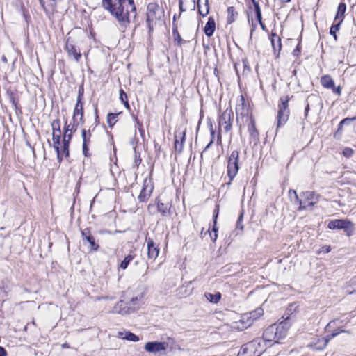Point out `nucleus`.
Returning <instances> with one entry per match:
<instances>
[{"instance_id": "nucleus-18", "label": "nucleus", "mask_w": 356, "mask_h": 356, "mask_svg": "<svg viewBox=\"0 0 356 356\" xmlns=\"http://www.w3.org/2000/svg\"><path fill=\"white\" fill-rule=\"evenodd\" d=\"M270 41L274 53L278 56L282 48L280 37L277 33L272 31L270 35Z\"/></svg>"}, {"instance_id": "nucleus-14", "label": "nucleus", "mask_w": 356, "mask_h": 356, "mask_svg": "<svg viewBox=\"0 0 356 356\" xmlns=\"http://www.w3.org/2000/svg\"><path fill=\"white\" fill-rule=\"evenodd\" d=\"M79 117V120L83 123V103L81 102V95H79L77 98V102L74 110L73 113V121L74 123L79 124L78 118Z\"/></svg>"}, {"instance_id": "nucleus-52", "label": "nucleus", "mask_w": 356, "mask_h": 356, "mask_svg": "<svg viewBox=\"0 0 356 356\" xmlns=\"http://www.w3.org/2000/svg\"><path fill=\"white\" fill-rule=\"evenodd\" d=\"M71 138H72V133L66 134V132H65L64 138H63V142H67L70 144V141Z\"/></svg>"}, {"instance_id": "nucleus-35", "label": "nucleus", "mask_w": 356, "mask_h": 356, "mask_svg": "<svg viewBox=\"0 0 356 356\" xmlns=\"http://www.w3.org/2000/svg\"><path fill=\"white\" fill-rule=\"evenodd\" d=\"M205 296L207 299L210 301L211 302L217 303L219 302L221 298L220 293L218 292L215 294H212L210 293H206Z\"/></svg>"}, {"instance_id": "nucleus-8", "label": "nucleus", "mask_w": 356, "mask_h": 356, "mask_svg": "<svg viewBox=\"0 0 356 356\" xmlns=\"http://www.w3.org/2000/svg\"><path fill=\"white\" fill-rule=\"evenodd\" d=\"M233 113L231 109H226L219 118L220 129H223L225 132H228L232 128V119Z\"/></svg>"}, {"instance_id": "nucleus-53", "label": "nucleus", "mask_w": 356, "mask_h": 356, "mask_svg": "<svg viewBox=\"0 0 356 356\" xmlns=\"http://www.w3.org/2000/svg\"><path fill=\"white\" fill-rule=\"evenodd\" d=\"M242 217H243V216L241 215L239 218H238V221H237V223H236V228L239 229L241 231H242L243 229V225L241 223Z\"/></svg>"}, {"instance_id": "nucleus-60", "label": "nucleus", "mask_w": 356, "mask_h": 356, "mask_svg": "<svg viewBox=\"0 0 356 356\" xmlns=\"http://www.w3.org/2000/svg\"><path fill=\"white\" fill-rule=\"evenodd\" d=\"M259 24H260V26L262 28V29H265V25L264 24V23L262 22L261 21V19H260V21H259Z\"/></svg>"}, {"instance_id": "nucleus-7", "label": "nucleus", "mask_w": 356, "mask_h": 356, "mask_svg": "<svg viewBox=\"0 0 356 356\" xmlns=\"http://www.w3.org/2000/svg\"><path fill=\"white\" fill-rule=\"evenodd\" d=\"M154 190V185L152 180L150 177L145 178L143 181V188L138 197V199L141 202H146L149 200Z\"/></svg>"}, {"instance_id": "nucleus-45", "label": "nucleus", "mask_w": 356, "mask_h": 356, "mask_svg": "<svg viewBox=\"0 0 356 356\" xmlns=\"http://www.w3.org/2000/svg\"><path fill=\"white\" fill-rule=\"evenodd\" d=\"M343 154L346 157H350L353 154V150L350 147H346L343 151Z\"/></svg>"}, {"instance_id": "nucleus-54", "label": "nucleus", "mask_w": 356, "mask_h": 356, "mask_svg": "<svg viewBox=\"0 0 356 356\" xmlns=\"http://www.w3.org/2000/svg\"><path fill=\"white\" fill-rule=\"evenodd\" d=\"M83 153L86 156H88V145L83 144Z\"/></svg>"}, {"instance_id": "nucleus-5", "label": "nucleus", "mask_w": 356, "mask_h": 356, "mask_svg": "<svg viewBox=\"0 0 356 356\" xmlns=\"http://www.w3.org/2000/svg\"><path fill=\"white\" fill-rule=\"evenodd\" d=\"M327 227L330 229H344L348 236L352 235L354 230L353 224L350 221L345 220H332L328 223Z\"/></svg>"}, {"instance_id": "nucleus-44", "label": "nucleus", "mask_w": 356, "mask_h": 356, "mask_svg": "<svg viewBox=\"0 0 356 356\" xmlns=\"http://www.w3.org/2000/svg\"><path fill=\"white\" fill-rule=\"evenodd\" d=\"M141 163V159H140V156L139 154H138L136 151H135V155H134V165L136 167H138V165L140 164Z\"/></svg>"}, {"instance_id": "nucleus-2", "label": "nucleus", "mask_w": 356, "mask_h": 356, "mask_svg": "<svg viewBox=\"0 0 356 356\" xmlns=\"http://www.w3.org/2000/svg\"><path fill=\"white\" fill-rule=\"evenodd\" d=\"M164 16V10L156 2L149 3L147 6L146 22L149 30Z\"/></svg>"}, {"instance_id": "nucleus-15", "label": "nucleus", "mask_w": 356, "mask_h": 356, "mask_svg": "<svg viewBox=\"0 0 356 356\" xmlns=\"http://www.w3.org/2000/svg\"><path fill=\"white\" fill-rule=\"evenodd\" d=\"M356 120V117L353 118H346L342 120L338 126V129L337 131L335 132L334 136L337 138V139H339L342 135L343 131V126H348L351 127L353 129H355V125L353 124L354 121Z\"/></svg>"}, {"instance_id": "nucleus-29", "label": "nucleus", "mask_w": 356, "mask_h": 356, "mask_svg": "<svg viewBox=\"0 0 356 356\" xmlns=\"http://www.w3.org/2000/svg\"><path fill=\"white\" fill-rule=\"evenodd\" d=\"M171 207V204L170 202H161L158 201L157 202V209L158 211L160 212L162 216H165L168 213H169Z\"/></svg>"}, {"instance_id": "nucleus-56", "label": "nucleus", "mask_w": 356, "mask_h": 356, "mask_svg": "<svg viewBox=\"0 0 356 356\" xmlns=\"http://www.w3.org/2000/svg\"><path fill=\"white\" fill-rule=\"evenodd\" d=\"M6 352L5 350V349L0 346V356H6Z\"/></svg>"}, {"instance_id": "nucleus-25", "label": "nucleus", "mask_w": 356, "mask_h": 356, "mask_svg": "<svg viewBox=\"0 0 356 356\" xmlns=\"http://www.w3.org/2000/svg\"><path fill=\"white\" fill-rule=\"evenodd\" d=\"M346 10V4L344 3H340L337 8V12L335 16L334 21H340V22H342L344 19V14Z\"/></svg>"}, {"instance_id": "nucleus-6", "label": "nucleus", "mask_w": 356, "mask_h": 356, "mask_svg": "<svg viewBox=\"0 0 356 356\" xmlns=\"http://www.w3.org/2000/svg\"><path fill=\"white\" fill-rule=\"evenodd\" d=\"M300 196L302 199L299 200V210L306 209L309 207H312L318 201V196L312 191L304 192Z\"/></svg>"}, {"instance_id": "nucleus-57", "label": "nucleus", "mask_w": 356, "mask_h": 356, "mask_svg": "<svg viewBox=\"0 0 356 356\" xmlns=\"http://www.w3.org/2000/svg\"><path fill=\"white\" fill-rule=\"evenodd\" d=\"M309 110V104H307L305 107V116L307 115Z\"/></svg>"}, {"instance_id": "nucleus-43", "label": "nucleus", "mask_w": 356, "mask_h": 356, "mask_svg": "<svg viewBox=\"0 0 356 356\" xmlns=\"http://www.w3.org/2000/svg\"><path fill=\"white\" fill-rule=\"evenodd\" d=\"M173 35H175V40L177 42V44L181 45L183 40L177 30H173Z\"/></svg>"}, {"instance_id": "nucleus-63", "label": "nucleus", "mask_w": 356, "mask_h": 356, "mask_svg": "<svg viewBox=\"0 0 356 356\" xmlns=\"http://www.w3.org/2000/svg\"><path fill=\"white\" fill-rule=\"evenodd\" d=\"M40 3L43 5L44 3V0H40Z\"/></svg>"}, {"instance_id": "nucleus-20", "label": "nucleus", "mask_w": 356, "mask_h": 356, "mask_svg": "<svg viewBox=\"0 0 356 356\" xmlns=\"http://www.w3.org/2000/svg\"><path fill=\"white\" fill-rule=\"evenodd\" d=\"M181 12L186 11L187 10H194L195 8V0H179V3Z\"/></svg>"}, {"instance_id": "nucleus-38", "label": "nucleus", "mask_w": 356, "mask_h": 356, "mask_svg": "<svg viewBox=\"0 0 356 356\" xmlns=\"http://www.w3.org/2000/svg\"><path fill=\"white\" fill-rule=\"evenodd\" d=\"M51 127H52V130H53V134H57L59 133L60 134V120H53V122H51Z\"/></svg>"}, {"instance_id": "nucleus-61", "label": "nucleus", "mask_w": 356, "mask_h": 356, "mask_svg": "<svg viewBox=\"0 0 356 356\" xmlns=\"http://www.w3.org/2000/svg\"><path fill=\"white\" fill-rule=\"evenodd\" d=\"M218 143H219V144L221 143V135L220 134H218Z\"/></svg>"}, {"instance_id": "nucleus-17", "label": "nucleus", "mask_w": 356, "mask_h": 356, "mask_svg": "<svg viewBox=\"0 0 356 356\" xmlns=\"http://www.w3.org/2000/svg\"><path fill=\"white\" fill-rule=\"evenodd\" d=\"M276 332L275 327L271 325L264 331L263 334L264 340L268 342L274 341L277 343Z\"/></svg>"}, {"instance_id": "nucleus-31", "label": "nucleus", "mask_w": 356, "mask_h": 356, "mask_svg": "<svg viewBox=\"0 0 356 356\" xmlns=\"http://www.w3.org/2000/svg\"><path fill=\"white\" fill-rule=\"evenodd\" d=\"M143 296L132 298L127 303L128 306H131V312L139 308L140 302L141 301Z\"/></svg>"}, {"instance_id": "nucleus-21", "label": "nucleus", "mask_w": 356, "mask_h": 356, "mask_svg": "<svg viewBox=\"0 0 356 356\" xmlns=\"http://www.w3.org/2000/svg\"><path fill=\"white\" fill-rule=\"evenodd\" d=\"M118 337L131 341H139V337L135 334L129 331H120L118 332Z\"/></svg>"}, {"instance_id": "nucleus-51", "label": "nucleus", "mask_w": 356, "mask_h": 356, "mask_svg": "<svg viewBox=\"0 0 356 356\" xmlns=\"http://www.w3.org/2000/svg\"><path fill=\"white\" fill-rule=\"evenodd\" d=\"M289 195L290 197H291L292 195H293L295 198H296V200L299 203V200L300 199L298 197V194H297V193H296V191L295 190H289Z\"/></svg>"}, {"instance_id": "nucleus-34", "label": "nucleus", "mask_w": 356, "mask_h": 356, "mask_svg": "<svg viewBox=\"0 0 356 356\" xmlns=\"http://www.w3.org/2000/svg\"><path fill=\"white\" fill-rule=\"evenodd\" d=\"M227 22L231 24L234 22L236 17L238 15V13L233 6H230L227 8Z\"/></svg>"}, {"instance_id": "nucleus-4", "label": "nucleus", "mask_w": 356, "mask_h": 356, "mask_svg": "<svg viewBox=\"0 0 356 356\" xmlns=\"http://www.w3.org/2000/svg\"><path fill=\"white\" fill-rule=\"evenodd\" d=\"M239 152L236 150L232 152L227 161V175L229 181L227 184H231L232 181L238 173Z\"/></svg>"}, {"instance_id": "nucleus-40", "label": "nucleus", "mask_w": 356, "mask_h": 356, "mask_svg": "<svg viewBox=\"0 0 356 356\" xmlns=\"http://www.w3.org/2000/svg\"><path fill=\"white\" fill-rule=\"evenodd\" d=\"M184 140V136L181 137V142L179 143L177 139L175 142V147L177 151L181 152L183 148V143Z\"/></svg>"}, {"instance_id": "nucleus-10", "label": "nucleus", "mask_w": 356, "mask_h": 356, "mask_svg": "<svg viewBox=\"0 0 356 356\" xmlns=\"http://www.w3.org/2000/svg\"><path fill=\"white\" fill-rule=\"evenodd\" d=\"M273 326L275 327V330H277L276 338L278 341L286 336L288 330L290 327V324L287 318L278 324H274Z\"/></svg>"}, {"instance_id": "nucleus-64", "label": "nucleus", "mask_w": 356, "mask_h": 356, "mask_svg": "<svg viewBox=\"0 0 356 356\" xmlns=\"http://www.w3.org/2000/svg\"><path fill=\"white\" fill-rule=\"evenodd\" d=\"M261 312H262V310H261V309H259V310H258V313H259V314H261Z\"/></svg>"}, {"instance_id": "nucleus-16", "label": "nucleus", "mask_w": 356, "mask_h": 356, "mask_svg": "<svg viewBox=\"0 0 356 356\" xmlns=\"http://www.w3.org/2000/svg\"><path fill=\"white\" fill-rule=\"evenodd\" d=\"M113 312L125 315L131 313V306L123 300L118 302L113 307Z\"/></svg>"}, {"instance_id": "nucleus-42", "label": "nucleus", "mask_w": 356, "mask_h": 356, "mask_svg": "<svg viewBox=\"0 0 356 356\" xmlns=\"http://www.w3.org/2000/svg\"><path fill=\"white\" fill-rule=\"evenodd\" d=\"M79 124L77 123H74L73 124H68L66 127H65V132L66 134L70 132V133H72L73 131H75L76 130V127H77V125Z\"/></svg>"}, {"instance_id": "nucleus-59", "label": "nucleus", "mask_w": 356, "mask_h": 356, "mask_svg": "<svg viewBox=\"0 0 356 356\" xmlns=\"http://www.w3.org/2000/svg\"><path fill=\"white\" fill-rule=\"evenodd\" d=\"M62 348H70V345L67 343H65L62 345Z\"/></svg>"}, {"instance_id": "nucleus-62", "label": "nucleus", "mask_w": 356, "mask_h": 356, "mask_svg": "<svg viewBox=\"0 0 356 356\" xmlns=\"http://www.w3.org/2000/svg\"><path fill=\"white\" fill-rule=\"evenodd\" d=\"M284 3L289 2L291 0H281Z\"/></svg>"}, {"instance_id": "nucleus-27", "label": "nucleus", "mask_w": 356, "mask_h": 356, "mask_svg": "<svg viewBox=\"0 0 356 356\" xmlns=\"http://www.w3.org/2000/svg\"><path fill=\"white\" fill-rule=\"evenodd\" d=\"M134 259V255L131 253H129L127 256L124 257V259L120 262V264L118 266V271L120 272V270H126L130 264V262Z\"/></svg>"}, {"instance_id": "nucleus-47", "label": "nucleus", "mask_w": 356, "mask_h": 356, "mask_svg": "<svg viewBox=\"0 0 356 356\" xmlns=\"http://www.w3.org/2000/svg\"><path fill=\"white\" fill-rule=\"evenodd\" d=\"M211 136H212V139H213L214 134H215V132H214L213 130L211 131ZM212 143H213V140H211L209 143V144L206 146V147L204 148V149L203 150V152L201 154V157H202L203 154L206 152V151L210 147V146L211 145Z\"/></svg>"}, {"instance_id": "nucleus-39", "label": "nucleus", "mask_w": 356, "mask_h": 356, "mask_svg": "<svg viewBox=\"0 0 356 356\" xmlns=\"http://www.w3.org/2000/svg\"><path fill=\"white\" fill-rule=\"evenodd\" d=\"M82 138H83V144L88 145L90 142V136L91 134L90 132L87 133L85 129L82 130L81 133Z\"/></svg>"}, {"instance_id": "nucleus-36", "label": "nucleus", "mask_w": 356, "mask_h": 356, "mask_svg": "<svg viewBox=\"0 0 356 356\" xmlns=\"http://www.w3.org/2000/svg\"><path fill=\"white\" fill-rule=\"evenodd\" d=\"M119 113H109L107 116V123L110 127H113L118 121L117 118Z\"/></svg>"}, {"instance_id": "nucleus-11", "label": "nucleus", "mask_w": 356, "mask_h": 356, "mask_svg": "<svg viewBox=\"0 0 356 356\" xmlns=\"http://www.w3.org/2000/svg\"><path fill=\"white\" fill-rule=\"evenodd\" d=\"M81 236L83 243L88 242L89 243V249L90 250L97 251L98 250L99 245L95 242V239L89 229H83L81 232Z\"/></svg>"}, {"instance_id": "nucleus-26", "label": "nucleus", "mask_w": 356, "mask_h": 356, "mask_svg": "<svg viewBox=\"0 0 356 356\" xmlns=\"http://www.w3.org/2000/svg\"><path fill=\"white\" fill-rule=\"evenodd\" d=\"M219 213V205H216V209L213 211V226L212 228L213 232H214L213 237L210 234L211 239L213 241H216L218 238V228L216 227L217 218Z\"/></svg>"}, {"instance_id": "nucleus-30", "label": "nucleus", "mask_w": 356, "mask_h": 356, "mask_svg": "<svg viewBox=\"0 0 356 356\" xmlns=\"http://www.w3.org/2000/svg\"><path fill=\"white\" fill-rule=\"evenodd\" d=\"M342 332L349 333V331H347L345 330H341V329H338V330H334L329 338H327V339L323 338L322 339L323 345L320 348L323 349V348H325L330 339H332V338L335 337L336 336H337L338 334H339L340 333H342Z\"/></svg>"}, {"instance_id": "nucleus-24", "label": "nucleus", "mask_w": 356, "mask_h": 356, "mask_svg": "<svg viewBox=\"0 0 356 356\" xmlns=\"http://www.w3.org/2000/svg\"><path fill=\"white\" fill-rule=\"evenodd\" d=\"M250 124L248 125V131H249L250 136L254 140H258L259 139V132L255 126V121L252 116L250 118Z\"/></svg>"}, {"instance_id": "nucleus-41", "label": "nucleus", "mask_w": 356, "mask_h": 356, "mask_svg": "<svg viewBox=\"0 0 356 356\" xmlns=\"http://www.w3.org/2000/svg\"><path fill=\"white\" fill-rule=\"evenodd\" d=\"M253 5L256 13V17L258 21H260V19H261V13L259 3L257 2H255L253 3Z\"/></svg>"}, {"instance_id": "nucleus-13", "label": "nucleus", "mask_w": 356, "mask_h": 356, "mask_svg": "<svg viewBox=\"0 0 356 356\" xmlns=\"http://www.w3.org/2000/svg\"><path fill=\"white\" fill-rule=\"evenodd\" d=\"M167 348V344L164 342H148L145 346V349L149 353H158L165 350Z\"/></svg>"}, {"instance_id": "nucleus-19", "label": "nucleus", "mask_w": 356, "mask_h": 356, "mask_svg": "<svg viewBox=\"0 0 356 356\" xmlns=\"http://www.w3.org/2000/svg\"><path fill=\"white\" fill-rule=\"evenodd\" d=\"M241 104H238L236 107V113L237 115V120H238L239 117L241 116L242 118L244 117H248L249 114L248 109L245 108V105L244 103V99L243 97H241Z\"/></svg>"}, {"instance_id": "nucleus-48", "label": "nucleus", "mask_w": 356, "mask_h": 356, "mask_svg": "<svg viewBox=\"0 0 356 356\" xmlns=\"http://www.w3.org/2000/svg\"><path fill=\"white\" fill-rule=\"evenodd\" d=\"M340 321L339 319H334L333 321H331L330 322L328 323V324L326 326V328L327 329H329V328H332V327H334V325H337V323L339 322Z\"/></svg>"}, {"instance_id": "nucleus-3", "label": "nucleus", "mask_w": 356, "mask_h": 356, "mask_svg": "<svg viewBox=\"0 0 356 356\" xmlns=\"http://www.w3.org/2000/svg\"><path fill=\"white\" fill-rule=\"evenodd\" d=\"M290 98L288 95L282 96L279 99L277 106V127L284 124L289 116V102Z\"/></svg>"}, {"instance_id": "nucleus-22", "label": "nucleus", "mask_w": 356, "mask_h": 356, "mask_svg": "<svg viewBox=\"0 0 356 356\" xmlns=\"http://www.w3.org/2000/svg\"><path fill=\"white\" fill-rule=\"evenodd\" d=\"M215 29H216L215 21L212 17H209L208 19V22H207V24L205 25L204 29V33L207 36L210 37L213 34Z\"/></svg>"}, {"instance_id": "nucleus-37", "label": "nucleus", "mask_w": 356, "mask_h": 356, "mask_svg": "<svg viewBox=\"0 0 356 356\" xmlns=\"http://www.w3.org/2000/svg\"><path fill=\"white\" fill-rule=\"evenodd\" d=\"M341 22H340V21H338L337 24H333L331 27H330V33L334 36V38L335 40H337V31H339V26L341 25Z\"/></svg>"}, {"instance_id": "nucleus-55", "label": "nucleus", "mask_w": 356, "mask_h": 356, "mask_svg": "<svg viewBox=\"0 0 356 356\" xmlns=\"http://www.w3.org/2000/svg\"><path fill=\"white\" fill-rule=\"evenodd\" d=\"M332 90L333 92L337 93V95L341 94V87L338 86L337 88L335 87V85L334 86V88H332Z\"/></svg>"}, {"instance_id": "nucleus-12", "label": "nucleus", "mask_w": 356, "mask_h": 356, "mask_svg": "<svg viewBox=\"0 0 356 356\" xmlns=\"http://www.w3.org/2000/svg\"><path fill=\"white\" fill-rule=\"evenodd\" d=\"M145 241L147 243L148 258L153 260L156 259L159 253V248L156 245L153 239L146 237Z\"/></svg>"}, {"instance_id": "nucleus-58", "label": "nucleus", "mask_w": 356, "mask_h": 356, "mask_svg": "<svg viewBox=\"0 0 356 356\" xmlns=\"http://www.w3.org/2000/svg\"><path fill=\"white\" fill-rule=\"evenodd\" d=\"M123 104H124V106H126L127 108H129V102L127 101V99H125V101L123 102Z\"/></svg>"}, {"instance_id": "nucleus-50", "label": "nucleus", "mask_w": 356, "mask_h": 356, "mask_svg": "<svg viewBox=\"0 0 356 356\" xmlns=\"http://www.w3.org/2000/svg\"><path fill=\"white\" fill-rule=\"evenodd\" d=\"M120 99L122 103L127 99V95L123 90H120Z\"/></svg>"}, {"instance_id": "nucleus-23", "label": "nucleus", "mask_w": 356, "mask_h": 356, "mask_svg": "<svg viewBox=\"0 0 356 356\" xmlns=\"http://www.w3.org/2000/svg\"><path fill=\"white\" fill-rule=\"evenodd\" d=\"M197 9L199 13L204 16H206L209 13V4L207 0H198L197 1Z\"/></svg>"}, {"instance_id": "nucleus-32", "label": "nucleus", "mask_w": 356, "mask_h": 356, "mask_svg": "<svg viewBox=\"0 0 356 356\" xmlns=\"http://www.w3.org/2000/svg\"><path fill=\"white\" fill-rule=\"evenodd\" d=\"M346 291L352 294L356 292V275L352 277L346 286Z\"/></svg>"}, {"instance_id": "nucleus-9", "label": "nucleus", "mask_w": 356, "mask_h": 356, "mask_svg": "<svg viewBox=\"0 0 356 356\" xmlns=\"http://www.w3.org/2000/svg\"><path fill=\"white\" fill-rule=\"evenodd\" d=\"M65 49L70 58H73L76 62L80 60L81 54L80 53V51L77 49L74 42L70 39V38L67 39Z\"/></svg>"}, {"instance_id": "nucleus-33", "label": "nucleus", "mask_w": 356, "mask_h": 356, "mask_svg": "<svg viewBox=\"0 0 356 356\" xmlns=\"http://www.w3.org/2000/svg\"><path fill=\"white\" fill-rule=\"evenodd\" d=\"M60 134H53V143H54V149H56V152H57V156H58V158L60 159V149H59V145H60Z\"/></svg>"}, {"instance_id": "nucleus-28", "label": "nucleus", "mask_w": 356, "mask_h": 356, "mask_svg": "<svg viewBox=\"0 0 356 356\" xmlns=\"http://www.w3.org/2000/svg\"><path fill=\"white\" fill-rule=\"evenodd\" d=\"M321 85L327 89H332L334 88V82L332 78L329 75H324L321 78Z\"/></svg>"}, {"instance_id": "nucleus-49", "label": "nucleus", "mask_w": 356, "mask_h": 356, "mask_svg": "<svg viewBox=\"0 0 356 356\" xmlns=\"http://www.w3.org/2000/svg\"><path fill=\"white\" fill-rule=\"evenodd\" d=\"M331 250V248H330V246L329 245H324L321 248V249L318 251V254L321 253V252H324V253H328L330 252Z\"/></svg>"}, {"instance_id": "nucleus-46", "label": "nucleus", "mask_w": 356, "mask_h": 356, "mask_svg": "<svg viewBox=\"0 0 356 356\" xmlns=\"http://www.w3.org/2000/svg\"><path fill=\"white\" fill-rule=\"evenodd\" d=\"M63 154H65V156H68L69 155V143L67 142H63Z\"/></svg>"}, {"instance_id": "nucleus-1", "label": "nucleus", "mask_w": 356, "mask_h": 356, "mask_svg": "<svg viewBox=\"0 0 356 356\" xmlns=\"http://www.w3.org/2000/svg\"><path fill=\"white\" fill-rule=\"evenodd\" d=\"M119 22L129 23L131 19L136 17V6L134 0H114L102 4Z\"/></svg>"}]
</instances>
